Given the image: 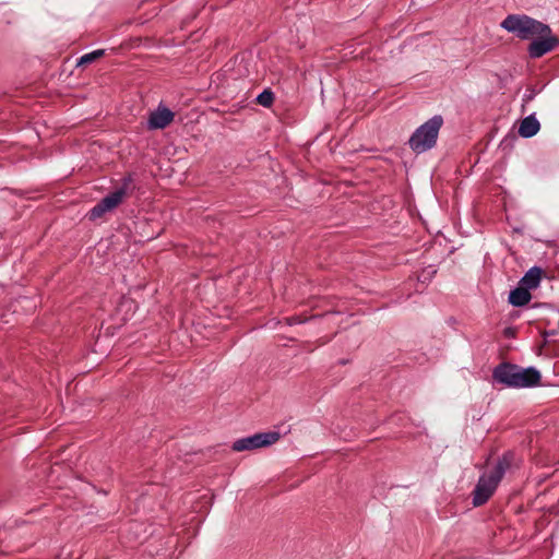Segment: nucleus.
I'll use <instances>...</instances> for the list:
<instances>
[{
    "instance_id": "1",
    "label": "nucleus",
    "mask_w": 559,
    "mask_h": 559,
    "mask_svg": "<svg viewBox=\"0 0 559 559\" xmlns=\"http://www.w3.org/2000/svg\"><path fill=\"white\" fill-rule=\"evenodd\" d=\"M508 33L521 40H531L527 53L538 59L559 47V37L550 26L526 14H509L500 23Z\"/></svg>"
},
{
    "instance_id": "2",
    "label": "nucleus",
    "mask_w": 559,
    "mask_h": 559,
    "mask_svg": "<svg viewBox=\"0 0 559 559\" xmlns=\"http://www.w3.org/2000/svg\"><path fill=\"white\" fill-rule=\"evenodd\" d=\"M492 377L495 381L509 388H530L540 381V372L534 367L521 368L511 364L498 365Z\"/></svg>"
},
{
    "instance_id": "3",
    "label": "nucleus",
    "mask_w": 559,
    "mask_h": 559,
    "mask_svg": "<svg viewBox=\"0 0 559 559\" xmlns=\"http://www.w3.org/2000/svg\"><path fill=\"white\" fill-rule=\"evenodd\" d=\"M509 455H503L495 465L492 471L481 475L473 491V504L479 507L485 504L496 491L504 473L510 467Z\"/></svg>"
},
{
    "instance_id": "4",
    "label": "nucleus",
    "mask_w": 559,
    "mask_h": 559,
    "mask_svg": "<svg viewBox=\"0 0 559 559\" xmlns=\"http://www.w3.org/2000/svg\"><path fill=\"white\" fill-rule=\"evenodd\" d=\"M442 124L443 118L440 115L430 118L414 131L408 140L409 147L417 154L432 148L437 143Z\"/></svg>"
},
{
    "instance_id": "5",
    "label": "nucleus",
    "mask_w": 559,
    "mask_h": 559,
    "mask_svg": "<svg viewBox=\"0 0 559 559\" xmlns=\"http://www.w3.org/2000/svg\"><path fill=\"white\" fill-rule=\"evenodd\" d=\"M133 179L131 175L122 178L121 185L111 193L103 198L91 211L88 216L91 219L103 217L107 212L115 210L126 197L133 191Z\"/></svg>"
},
{
    "instance_id": "6",
    "label": "nucleus",
    "mask_w": 559,
    "mask_h": 559,
    "mask_svg": "<svg viewBox=\"0 0 559 559\" xmlns=\"http://www.w3.org/2000/svg\"><path fill=\"white\" fill-rule=\"evenodd\" d=\"M280 439L278 432H263L238 439L233 443V450L237 452L254 450L275 443Z\"/></svg>"
},
{
    "instance_id": "7",
    "label": "nucleus",
    "mask_w": 559,
    "mask_h": 559,
    "mask_svg": "<svg viewBox=\"0 0 559 559\" xmlns=\"http://www.w3.org/2000/svg\"><path fill=\"white\" fill-rule=\"evenodd\" d=\"M174 117L175 114L170 109L159 105L156 110L150 114L147 128L150 130L164 129L173 122Z\"/></svg>"
},
{
    "instance_id": "8",
    "label": "nucleus",
    "mask_w": 559,
    "mask_h": 559,
    "mask_svg": "<svg viewBox=\"0 0 559 559\" xmlns=\"http://www.w3.org/2000/svg\"><path fill=\"white\" fill-rule=\"evenodd\" d=\"M539 121L534 115H530L521 121L518 132L523 138H532L539 131Z\"/></svg>"
},
{
    "instance_id": "9",
    "label": "nucleus",
    "mask_w": 559,
    "mask_h": 559,
    "mask_svg": "<svg viewBox=\"0 0 559 559\" xmlns=\"http://www.w3.org/2000/svg\"><path fill=\"white\" fill-rule=\"evenodd\" d=\"M543 270L538 266L531 267L522 277L520 285L528 290L538 287L542 280Z\"/></svg>"
},
{
    "instance_id": "10",
    "label": "nucleus",
    "mask_w": 559,
    "mask_h": 559,
    "mask_svg": "<svg viewBox=\"0 0 559 559\" xmlns=\"http://www.w3.org/2000/svg\"><path fill=\"white\" fill-rule=\"evenodd\" d=\"M532 296L527 288L520 285L509 294V302L514 307H522L530 302Z\"/></svg>"
},
{
    "instance_id": "11",
    "label": "nucleus",
    "mask_w": 559,
    "mask_h": 559,
    "mask_svg": "<svg viewBox=\"0 0 559 559\" xmlns=\"http://www.w3.org/2000/svg\"><path fill=\"white\" fill-rule=\"evenodd\" d=\"M274 95L270 90H264L257 96V103L263 107H270L273 104Z\"/></svg>"
},
{
    "instance_id": "12",
    "label": "nucleus",
    "mask_w": 559,
    "mask_h": 559,
    "mask_svg": "<svg viewBox=\"0 0 559 559\" xmlns=\"http://www.w3.org/2000/svg\"><path fill=\"white\" fill-rule=\"evenodd\" d=\"M103 55H104V50H102V49L94 50L90 53H85L84 56H82L79 63L82 64V63L93 62L94 60L98 59Z\"/></svg>"
},
{
    "instance_id": "13",
    "label": "nucleus",
    "mask_w": 559,
    "mask_h": 559,
    "mask_svg": "<svg viewBox=\"0 0 559 559\" xmlns=\"http://www.w3.org/2000/svg\"><path fill=\"white\" fill-rule=\"evenodd\" d=\"M536 96V91L534 88H528L524 95H523V103L526 104V103H530L534 99V97Z\"/></svg>"
},
{
    "instance_id": "14",
    "label": "nucleus",
    "mask_w": 559,
    "mask_h": 559,
    "mask_svg": "<svg viewBox=\"0 0 559 559\" xmlns=\"http://www.w3.org/2000/svg\"><path fill=\"white\" fill-rule=\"evenodd\" d=\"M288 321V324H296V323H300L301 321L297 318H290V319H287Z\"/></svg>"
}]
</instances>
